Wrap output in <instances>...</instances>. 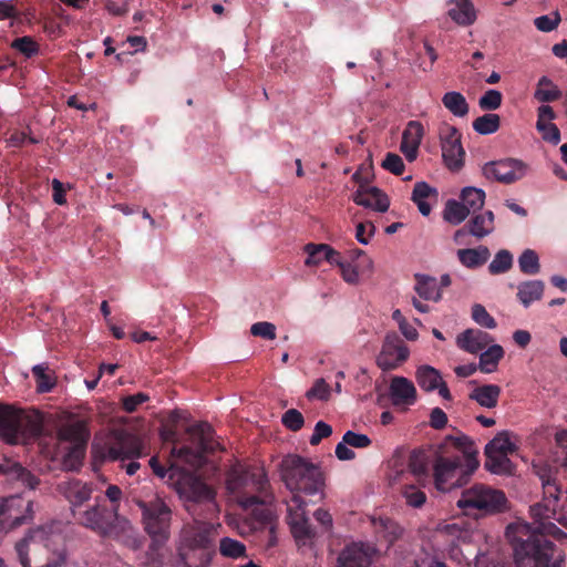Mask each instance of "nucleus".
<instances>
[{
  "label": "nucleus",
  "instance_id": "f257e3e1",
  "mask_svg": "<svg viewBox=\"0 0 567 567\" xmlns=\"http://www.w3.org/2000/svg\"><path fill=\"white\" fill-rule=\"evenodd\" d=\"M280 471L285 485L292 493L287 502V519L291 534L298 546H311L317 532L306 516V502L300 493H321L324 486L323 473L319 466L296 454L284 457Z\"/></svg>",
  "mask_w": 567,
  "mask_h": 567
},
{
  "label": "nucleus",
  "instance_id": "f03ea898",
  "mask_svg": "<svg viewBox=\"0 0 567 567\" xmlns=\"http://www.w3.org/2000/svg\"><path fill=\"white\" fill-rule=\"evenodd\" d=\"M548 536L555 539L567 538V534L555 523L508 525L506 538L513 547L516 567H561L565 556Z\"/></svg>",
  "mask_w": 567,
  "mask_h": 567
},
{
  "label": "nucleus",
  "instance_id": "7ed1b4c3",
  "mask_svg": "<svg viewBox=\"0 0 567 567\" xmlns=\"http://www.w3.org/2000/svg\"><path fill=\"white\" fill-rule=\"evenodd\" d=\"M477 454V447L467 435H446L433 452L436 489L450 492L465 485L480 466Z\"/></svg>",
  "mask_w": 567,
  "mask_h": 567
},
{
  "label": "nucleus",
  "instance_id": "20e7f679",
  "mask_svg": "<svg viewBox=\"0 0 567 567\" xmlns=\"http://www.w3.org/2000/svg\"><path fill=\"white\" fill-rule=\"evenodd\" d=\"M79 524L102 538H111L131 550H138L142 542L131 522L105 504V498L99 495L94 504L84 511L74 512Z\"/></svg>",
  "mask_w": 567,
  "mask_h": 567
},
{
  "label": "nucleus",
  "instance_id": "39448f33",
  "mask_svg": "<svg viewBox=\"0 0 567 567\" xmlns=\"http://www.w3.org/2000/svg\"><path fill=\"white\" fill-rule=\"evenodd\" d=\"M16 550L22 567H61L66 560L62 536L43 526L31 528Z\"/></svg>",
  "mask_w": 567,
  "mask_h": 567
},
{
  "label": "nucleus",
  "instance_id": "423d86ee",
  "mask_svg": "<svg viewBox=\"0 0 567 567\" xmlns=\"http://www.w3.org/2000/svg\"><path fill=\"white\" fill-rule=\"evenodd\" d=\"M144 529L151 537L146 556L153 567H163L162 548L171 536L172 511L168 505L156 498L151 502H140Z\"/></svg>",
  "mask_w": 567,
  "mask_h": 567
},
{
  "label": "nucleus",
  "instance_id": "0eeeda50",
  "mask_svg": "<svg viewBox=\"0 0 567 567\" xmlns=\"http://www.w3.org/2000/svg\"><path fill=\"white\" fill-rule=\"evenodd\" d=\"M93 449L103 462H121L130 476L141 466L136 460L146 455L143 441L124 430L112 431L103 444L93 445Z\"/></svg>",
  "mask_w": 567,
  "mask_h": 567
},
{
  "label": "nucleus",
  "instance_id": "6e6552de",
  "mask_svg": "<svg viewBox=\"0 0 567 567\" xmlns=\"http://www.w3.org/2000/svg\"><path fill=\"white\" fill-rule=\"evenodd\" d=\"M507 503L503 491L483 483H475L462 491L456 506L467 516L482 518L504 513L507 509Z\"/></svg>",
  "mask_w": 567,
  "mask_h": 567
},
{
  "label": "nucleus",
  "instance_id": "1a4fd4ad",
  "mask_svg": "<svg viewBox=\"0 0 567 567\" xmlns=\"http://www.w3.org/2000/svg\"><path fill=\"white\" fill-rule=\"evenodd\" d=\"M148 463L156 476L161 478L168 476V481L176 484L178 493L185 499L193 503H206L209 506L215 505V491L198 476L188 472H181L174 465L166 468L156 456L151 457Z\"/></svg>",
  "mask_w": 567,
  "mask_h": 567
},
{
  "label": "nucleus",
  "instance_id": "9d476101",
  "mask_svg": "<svg viewBox=\"0 0 567 567\" xmlns=\"http://www.w3.org/2000/svg\"><path fill=\"white\" fill-rule=\"evenodd\" d=\"M227 488L236 495L237 502L244 496L266 495L269 492V481L262 467L234 466L227 476Z\"/></svg>",
  "mask_w": 567,
  "mask_h": 567
},
{
  "label": "nucleus",
  "instance_id": "9b49d317",
  "mask_svg": "<svg viewBox=\"0 0 567 567\" xmlns=\"http://www.w3.org/2000/svg\"><path fill=\"white\" fill-rule=\"evenodd\" d=\"M539 477L544 489V497L542 502L530 506L533 524L537 526L557 522L563 527L567 528V517L557 512L560 488L556 480L553 478L550 474L546 473L540 474Z\"/></svg>",
  "mask_w": 567,
  "mask_h": 567
},
{
  "label": "nucleus",
  "instance_id": "f8f14e48",
  "mask_svg": "<svg viewBox=\"0 0 567 567\" xmlns=\"http://www.w3.org/2000/svg\"><path fill=\"white\" fill-rule=\"evenodd\" d=\"M194 447L182 446L177 450V456L187 463L199 464L206 453H213L218 447V442L214 439V430L207 422H198L187 429Z\"/></svg>",
  "mask_w": 567,
  "mask_h": 567
},
{
  "label": "nucleus",
  "instance_id": "ddd939ff",
  "mask_svg": "<svg viewBox=\"0 0 567 567\" xmlns=\"http://www.w3.org/2000/svg\"><path fill=\"white\" fill-rule=\"evenodd\" d=\"M482 171L487 179L511 185L523 179L527 175L529 166L522 159L507 157L486 163Z\"/></svg>",
  "mask_w": 567,
  "mask_h": 567
},
{
  "label": "nucleus",
  "instance_id": "4468645a",
  "mask_svg": "<svg viewBox=\"0 0 567 567\" xmlns=\"http://www.w3.org/2000/svg\"><path fill=\"white\" fill-rule=\"evenodd\" d=\"M442 157L446 167L452 172H458L464 166L465 151L462 146V134L447 123H443L439 131Z\"/></svg>",
  "mask_w": 567,
  "mask_h": 567
},
{
  "label": "nucleus",
  "instance_id": "2eb2a0df",
  "mask_svg": "<svg viewBox=\"0 0 567 567\" xmlns=\"http://www.w3.org/2000/svg\"><path fill=\"white\" fill-rule=\"evenodd\" d=\"M33 513V502L27 501L20 496H12L0 501V532H8L25 524L31 519Z\"/></svg>",
  "mask_w": 567,
  "mask_h": 567
},
{
  "label": "nucleus",
  "instance_id": "dca6fc26",
  "mask_svg": "<svg viewBox=\"0 0 567 567\" xmlns=\"http://www.w3.org/2000/svg\"><path fill=\"white\" fill-rule=\"evenodd\" d=\"M271 498L270 492H267L265 496H244L239 498V505L244 509L250 511L249 519L254 529L269 527L270 530H274L275 516L272 509L268 506Z\"/></svg>",
  "mask_w": 567,
  "mask_h": 567
},
{
  "label": "nucleus",
  "instance_id": "f3484780",
  "mask_svg": "<svg viewBox=\"0 0 567 567\" xmlns=\"http://www.w3.org/2000/svg\"><path fill=\"white\" fill-rule=\"evenodd\" d=\"M212 533L213 526L210 523L194 520L193 523L185 524L182 528L178 545L188 548L215 549Z\"/></svg>",
  "mask_w": 567,
  "mask_h": 567
},
{
  "label": "nucleus",
  "instance_id": "a211bd4d",
  "mask_svg": "<svg viewBox=\"0 0 567 567\" xmlns=\"http://www.w3.org/2000/svg\"><path fill=\"white\" fill-rule=\"evenodd\" d=\"M409 354V348L396 334H388L377 358V363L383 371L394 370L408 360Z\"/></svg>",
  "mask_w": 567,
  "mask_h": 567
},
{
  "label": "nucleus",
  "instance_id": "6ab92c4d",
  "mask_svg": "<svg viewBox=\"0 0 567 567\" xmlns=\"http://www.w3.org/2000/svg\"><path fill=\"white\" fill-rule=\"evenodd\" d=\"M23 434L21 414L9 405L0 403V436L8 443L14 444Z\"/></svg>",
  "mask_w": 567,
  "mask_h": 567
},
{
  "label": "nucleus",
  "instance_id": "aec40b11",
  "mask_svg": "<svg viewBox=\"0 0 567 567\" xmlns=\"http://www.w3.org/2000/svg\"><path fill=\"white\" fill-rule=\"evenodd\" d=\"M353 202L357 205L384 213L389 209L390 199L388 195L375 186L359 185L353 194Z\"/></svg>",
  "mask_w": 567,
  "mask_h": 567
},
{
  "label": "nucleus",
  "instance_id": "412c9836",
  "mask_svg": "<svg viewBox=\"0 0 567 567\" xmlns=\"http://www.w3.org/2000/svg\"><path fill=\"white\" fill-rule=\"evenodd\" d=\"M373 549L362 543L348 545L338 557V567H369Z\"/></svg>",
  "mask_w": 567,
  "mask_h": 567
},
{
  "label": "nucleus",
  "instance_id": "4be33fe9",
  "mask_svg": "<svg viewBox=\"0 0 567 567\" xmlns=\"http://www.w3.org/2000/svg\"><path fill=\"white\" fill-rule=\"evenodd\" d=\"M424 135V127L419 121H410L402 134L400 145L401 152L409 162H413L417 157V151Z\"/></svg>",
  "mask_w": 567,
  "mask_h": 567
},
{
  "label": "nucleus",
  "instance_id": "5701e85b",
  "mask_svg": "<svg viewBox=\"0 0 567 567\" xmlns=\"http://www.w3.org/2000/svg\"><path fill=\"white\" fill-rule=\"evenodd\" d=\"M493 341L489 333L480 329H466L456 337V346L471 354L482 352Z\"/></svg>",
  "mask_w": 567,
  "mask_h": 567
},
{
  "label": "nucleus",
  "instance_id": "b1692460",
  "mask_svg": "<svg viewBox=\"0 0 567 567\" xmlns=\"http://www.w3.org/2000/svg\"><path fill=\"white\" fill-rule=\"evenodd\" d=\"M177 566L208 567L215 555V549L186 547L177 545Z\"/></svg>",
  "mask_w": 567,
  "mask_h": 567
},
{
  "label": "nucleus",
  "instance_id": "393cba45",
  "mask_svg": "<svg viewBox=\"0 0 567 567\" xmlns=\"http://www.w3.org/2000/svg\"><path fill=\"white\" fill-rule=\"evenodd\" d=\"M390 396L394 405H412L416 401V389L406 378L394 377L390 383Z\"/></svg>",
  "mask_w": 567,
  "mask_h": 567
},
{
  "label": "nucleus",
  "instance_id": "a878e982",
  "mask_svg": "<svg viewBox=\"0 0 567 567\" xmlns=\"http://www.w3.org/2000/svg\"><path fill=\"white\" fill-rule=\"evenodd\" d=\"M502 389L497 384H484L473 389L468 399L478 403L482 408L493 409L498 404Z\"/></svg>",
  "mask_w": 567,
  "mask_h": 567
},
{
  "label": "nucleus",
  "instance_id": "bb28decb",
  "mask_svg": "<svg viewBox=\"0 0 567 567\" xmlns=\"http://www.w3.org/2000/svg\"><path fill=\"white\" fill-rule=\"evenodd\" d=\"M449 17L460 25H470L476 19L471 0H450Z\"/></svg>",
  "mask_w": 567,
  "mask_h": 567
},
{
  "label": "nucleus",
  "instance_id": "cd10ccee",
  "mask_svg": "<svg viewBox=\"0 0 567 567\" xmlns=\"http://www.w3.org/2000/svg\"><path fill=\"white\" fill-rule=\"evenodd\" d=\"M494 213L486 210L483 214H474V216L465 224L468 234L476 238H483L494 230Z\"/></svg>",
  "mask_w": 567,
  "mask_h": 567
},
{
  "label": "nucleus",
  "instance_id": "c85d7f7f",
  "mask_svg": "<svg viewBox=\"0 0 567 567\" xmlns=\"http://www.w3.org/2000/svg\"><path fill=\"white\" fill-rule=\"evenodd\" d=\"M457 257L464 267L468 269H476L487 262L491 257V251L486 246L463 248L457 250Z\"/></svg>",
  "mask_w": 567,
  "mask_h": 567
},
{
  "label": "nucleus",
  "instance_id": "c756f323",
  "mask_svg": "<svg viewBox=\"0 0 567 567\" xmlns=\"http://www.w3.org/2000/svg\"><path fill=\"white\" fill-rule=\"evenodd\" d=\"M545 284L542 280L523 281L517 287V298L527 308L532 302L542 299Z\"/></svg>",
  "mask_w": 567,
  "mask_h": 567
},
{
  "label": "nucleus",
  "instance_id": "7c9ffc66",
  "mask_svg": "<svg viewBox=\"0 0 567 567\" xmlns=\"http://www.w3.org/2000/svg\"><path fill=\"white\" fill-rule=\"evenodd\" d=\"M415 281V291L421 298L433 301H439L442 298L437 280L434 277L416 274Z\"/></svg>",
  "mask_w": 567,
  "mask_h": 567
},
{
  "label": "nucleus",
  "instance_id": "2f4dec72",
  "mask_svg": "<svg viewBox=\"0 0 567 567\" xmlns=\"http://www.w3.org/2000/svg\"><path fill=\"white\" fill-rule=\"evenodd\" d=\"M437 195V190L434 187H431L425 182H417L414 185L411 200L417 206L420 213L423 216H429L431 214V205L426 202V198Z\"/></svg>",
  "mask_w": 567,
  "mask_h": 567
},
{
  "label": "nucleus",
  "instance_id": "473e14b6",
  "mask_svg": "<svg viewBox=\"0 0 567 567\" xmlns=\"http://www.w3.org/2000/svg\"><path fill=\"white\" fill-rule=\"evenodd\" d=\"M503 357L504 349L499 344H492L486 350L484 349L480 355V371L483 373H492L496 371Z\"/></svg>",
  "mask_w": 567,
  "mask_h": 567
},
{
  "label": "nucleus",
  "instance_id": "72a5a7b5",
  "mask_svg": "<svg viewBox=\"0 0 567 567\" xmlns=\"http://www.w3.org/2000/svg\"><path fill=\"white\" fill-rule=\"evenodd\" d=\"M32 374L39 393H48L52 391L56 384L54 372L49 369L47 363L34 365L32 368Z\"/></svg>",
  "mask_w": 567,
  "mask_h": 567
},
{
  "label": "nucleus",
  "instance_id": "f704fd0d",
  "mask_svg": "<svg viewBox=\"0 0 567 567\" xmlns=\"http://www.w3.org/2000/svg\"><path fill=\"white\" fill-rule=\"evenodd\" d=\"M433 464V453L413 451L409 458V468L416 477H426Z\"/></svg>",
  "mask_w": 567,
  "mask_h": 567
},
{
  "label": "nucleus",
  "instance_id": "c9c22d12",
  "mask_svg": "<svg viewBox=\"0 0 567 567\" xmlns=\"http://www.w3.org/2000/svg\"><path fill=\"white\" fill-rule=\"evenodd\" d=\"M59 440L63 442H69L71 445L75 444H87L89 432L85 426L81 423H73L63 426L60 429Z\"/></svg>",
  "mask_w": 567,
  "mask_h": 567
},
{
  "label": "nucleus",
  "instance_id": "e433bc0d",
  "mask_svg": "<svg viewBox=\"0 0 567 567\" xmlns=\"http://www.w3.org/2000/svg\"><path fill=\"white\" fill-rule=\"evenodd\" d=\"M416 381L422 390L432 392L440 386L442 377L436 369L430 365H422L416 371Z\"/></svg>",
  "mask_w": 567,
  "mask_h": 567
},
{
  "label": "nucleus",
  "instance_id": "4c0bfd02",
  "mask_svg": "<svg viewBox=\"0 0 567 567\" xmlns=\"http://www.w3.org/2000/svg\"><path fill=\"white\" fill-rule=\"evenodd\" d=\"M460 197L466 209L470 213L475 214L483 208L486 195L481 188L465 187L462 189Z\"/></svg>",
  "mask_w": 567,
  "mask_h": 567
},
{
  "label": "nucleus",
  "instance_id": "58836bf2",
  "mask_svg": "<svg viewBox=\"0 0 567 567\" xmlns=\"http://www.w3.org/2000/svg\"><path fill=\"white\" fill-rule=\"evenodd\" d=\"M486 461L485 467L494 474L504 475L512 474L514 470V465L512 461L508 458V455L499 454V453H485Z\"/></svg>",
  "mask_w": 567,
  "mask_h": 567
},
{
  "label": "nucleus",
  "instance_id": "ea45409f",
  "mask_svg": "<svg viewBox=\"0 0 567 567\" xmlns=\"http://www.w3.org/2000/svg\"><path fill=\"white\" fill-rule=\"evenodd\" d=\"M442 103L455 116L463 117L468 113V103L460 92H446L442 97Z\"/></svg>",
  "mask_w": 567,
  "mask_h": 567
},
{
  "label": "nucleus",
  "instance_id": "a19ab883",
  "mask_svg": "<svg viewBox=\"0 0 567 567\" xmlns=\"http://www.w3.org/2000/svg\"><path fill=\"white\" fill-rule=\"evenodd\" d=\"M219 553L225 558L238 559L247 557L246 545L230 537L219 540Z\"/></svg>",
  "mask_w": 567,
  "mask_h": 567
},
{
  "label": "nucleus",
  "instance_id": "79ce46f5",
  "mask_svg": "<svg viewBox=\"0 0 567 567\" xmlns=\"http://www.w3.org/2000/svg\"><path fill=\"white\" fill-rule=\"evenodd\" d=\"M473 128L482 135H489L498 131L501 117L495 113H486L473 121Z\"/></svg>",
  "mask_w": 567,
  "mask_h": 567
},
{
  "label": "nucleus",
  "instance_id": "37998d69",
  "mask_svg": "<svg viewBox=\"0 0 567 567\" xmlns=\"http://www.w3.org/2000/svg\"><path fill=\"white\" fill-rule=\"evenodd\" d=\"M471 213L466 209L462 202L450 199L444 208V219L452 224L458 225L464 221Z\"/></svg>",
  "mask_w": 567,
  "mask_h": 567
},
{
  "label": "nucleus",
  "instance_id": "c03bdc74",
  "mask_svg": "<svg viewBox=\"0 0 567 567\" xmlns=\"http://www.w3.org/2000/svg\"><path fill=\"white\" fill-rule=\"evenodd\" d=\"M516 450V446L512 443L509 434L506 431L499 432L492 441L485 446V453H499L508 455Z\"/></svg>",
  "mask_w": 567,
  "mask_h": 567
},
{
  "label": "nucleus",
  "instance_id": "a18cd8bd",
  "mask_svg": "<svg viewBox=\"0 0 567 567\" xmlns=\"http://www.w3.org/2000/svg\"><path fill=\"white\" fill-rule=\"evenodd\" d=\"M561 92L557 86L553 85V82L547 78L543 76L538 81V89L535 92V99L543 103L554 102L560 99Z\"/></svg>",
  "mask_w": 567,
  "mask_h": 567
},
{
  "label": "nucleus",
  "instance_id": "49530a36",
  "mask_svg": "<svg viewBox=\"0 0 567 567\" xmlns=\"http://www.w3.org/2000/svg\"><path fill=\"white\" fill-rule=\"evenodd\" d=\"M519 270L528 276L537 275L540 271L539 257L533 249H525L518 257Z\"/></svg>",
  "mask_w": 567,
  "mask_h": 567
},
{
  "label": "nucleus",
  "instance_id": "de8ad7c7",
  "mask_svg": "<svg viewBox=\"0 0 567 567\" xmlns=\"http://www.w3.org/2000/svg\"><path fill=\"white\" fill-rule=\"evenodd\" d=\"M296 40L289 39L286 43L282 41L280 44H276L272 48L276 56H282L286 69H288L290 62H297V58L301 55V52L296 50Z\"/></svg>",
  "mask_w": 567,
  "mask_h": 567
},
{
  "label": "nucleus",
  "instance_id": "09e8293b",
  "mask_svg": "<svg viewBox=\"0 0 567 567\" xmlns=\"http://www.w3.org/2000/svg\"><path fill=\"white\" fill-rule=\"evenodd\" d=\"M513 266V255L507 249H502L496 252L494 259L488 265L491 275H499L508 271Z\"/></svg>",
  "mask_w": 567,
  "mask_h": 567
},
{
  "label": "nucleus",
  "instance_id": "8fccbe9b",
  "mask_svg": "<svg viewBox=\"0 0 567 567\" xmlns=\"http://www.w3.org/2000/svg\"><path fill=\"white\" fill-rule=\"evenodd\" d=\"M92 487L82 482H73L69 487L68 497L74 506H80L91 498Z\"/></svg>",
  "mask_w": 567,
  "mask_h": 567
},
{
  "label": "nucleus",
  "instance_id": "3c124183",
  "mask_svg": "<svg viewBox=\"0 0 567 567\" xmlns=\"http://www.w3.org/2000/svg\"><path fill=\"white\" fill-rule=\"evenodd\" d=\"M327 249V244H307L305 246V251L308 256L305 264L309 267L320 265L323 260H326L324 254Z\"/></svg>",
  "mask_w": 567,
  "mask_h": 567
},
{
  "label": "nucleus",
  "instance_id": "603ef678",
  "mask_svg": "<svg viewBox=\"0 0 567 567\" xmlns=\"http://www.w3.org/2000/svg\"><path fill=\"white\" fill-rule=\"evenodd\" d=\"M402 496L409 506L415 508L421 507L426 501L425 493L414 485H405L402 488Z\"/></svg>",
  "mask_w": 567,
  "mask_h": 567
},
{
  "label": "nucleus",
  "instance_id": "864d4df0",
  "mask_svg": "<svg viewBox=\"0 0 567 567\" xmlns=\"http://www.w3.org/2000/svg\"><path fill=\"white\" fill-rule=\"evenodd\" d=\"M472 319L486 329H494L497 326L496 320L487 312L485 307L480 303H475L472 307Z\"/></svg>",
  "mask_w": 567,
  "mask_h": 567
},
{
  "label": "nucleus",
  "instance_id": "5fc2aeb1",
  "mask_svg": "<svg viewBox=\"0 0 567 567\" xmlns=\"http://www.w3.org/2000/svg\"><path fill=\"white\" fill-rule=\"evenodd\" d=\"M503 101V95L497 90L486 91L478 100V106L483 111H495L497 110Z\"/></svg>",
  "mask_w": 567,
  "mask_h": 567
},
{
  "label": "nucleus",
  "instance_id": "6e6d98bb",
  "mask_svg": "<svg viewBox=\"0 0 567 567\" xmlns=\"http://www.w3.org/2000/svg\"><path fill=\"white\" fill-rule=\"evenodd\" d=\"M281 422L288 430L297 432L302 429L305 419L298 410L289 409L282 414Z\"/></svg>",
  "mask_w": 567,
  "mask_h": 567
},
{
  "label": "nucleus",
  "instance_id": "4d7b16f0",
  "mask_svg": "<svg viewBox=\"0 0 567 567\" xmlns=\"http://www.w3.org/2000/svg\"><path fill=\"white\" fill-rule=\"evenodd\" d=\"M11 47L21 52L22 54H24L27 58L33 56L39 51L38 43L31 37L28 35L17 38L12 42Z\"/></svg>",
  "mask_w": 567,
  "mask_h": 567
},
{
  "label": "nucleus",
  "instance_id": "13d9d810",
  "mask_svg": "<svg viewBox=\"0 0 567 567\" xmlns=\"http://www.w3.org/2000/svg\"><path fill=\"white\" fill-rule=\"evenodd\" d=\"M560 20L559 12L555 11L551 16L537 17L534 24L542 32H550L559 25Z\"/></svg>",
  "mask_w": 567,
  "mask_h": 567
},
{
  "label": "nucleus",
  "instance_id": "bf43d9fd",
  "mask_svg": "<svg viewBox=\"0 0 567 567\" xmlns=\"http://www.w3.org/2000/svg\"><path fill=\"white\" fill-rule=\"evenodd\" d=\"M250 332L255 337H261L266 340L276 339V326L271 322L260 321L251 326Z\"/></svg>",
  "mask_w": 567,
  "mask_h": 567
},
{
  "label": "nucleus",
  "instance_id": "052dcab7",
  "mask_svg": "<svg viewBox=\"0 0 567 567\" xmlns=\"http://www.w3.org/2000/svg\"><path fill=\"white\" fill-rule=\"evenodd\" d=\"M382 167L396 176L402 175L405 168L403 159L395 153H388L385 155Z\"/></svg>",
  "mask_w": 567,
  "mask_h": 567
},
{
  "label": "nucleus",
  "instance_id": "680f3d73",
  "mask_svg": "<svg viewBox=\"0 0 567 567\" xmlns=\"http://www.w3.org/2000/svg\"><path fill=\"white\" fill-rule=\"evenodd\" d=\"M343 443L348 444L351 447L355 449H364L371 445V440L368 435L355 433L353 431H347L343 434Z\"/></svg>",
  "mask_w": 567,
  "mask_h": 567
},
{
  "label": "nucleus",
  "instance_id": "e2e57ef3",
  "mask_svg": "<svg viewBox=\"0 0 567 567\" xmlns=\"http://www.w3.org/2000/svg\"><path fill=\"white\" fill-rule=\"evenodd\" d=\"M150 400V396L144 392H138L133 395H127L122 399L123 410L127 413H133L137 408Z\"/></svg>",
  "mask_w": 567,
  "mask_h": 567
},
{
  "label": "nucleus",
  "instance_id": "0e129e2a",
  "mask_svg": "<svg viewBox=\"0 0 567 567\" xmlns=\"http://www.w3.org/2000/svg\"><path fill=\"white\" fill-rule=\"evenodd\" d=\"M375 233L372 221L359 223L355 228V238L362 245H368L370 237Z\"/></svg>",
  "mask_w": 567,
  "mask_h": 567
},
{
  "label": "nucleus",
  "instance_id": "69168bd1",
  "mask_svg": "<svg viewBox=\"0 0 567 567\" xmlns=\"http://www.w3.org/2000/svg\"><path fill=\"white\" fill-rule=\"evenodd\" d=\"M122 496H123V492L122 489L117 486V485H109L106 491H105V495L103 496L105 498V502L109 501L110 502V505H107V507L110 509H114L115 508V512L118 513L120 512V502L122 499Z\"/></svg>",
  "mask_w": 567,
  "mask_h": 567
},
{
  "label": "nucleus",
  "instance_id": "338daca9",
  "mask_svg": "<svg viewBox=\"0 0 567 567\" xmlns=\"http://www.w3.org/2000/svg\"><path fill=\"white\" fill-rule=\"evenodd\" d=\"M332 434V427L323 421L316 423L313 433L309 440L311 445H318L322 439H327Z\"/></svg>",
  "mask_w": 567,
  "mask_h": 567
},
{
  "label": "nucleus",
  "instance_id": "774afa93",
  "mask_svg": "<svg viewBox=\"0 0 567 567\" xmlns=\"http://www.w3.org/2000/svg\"><path fill=\"white\" fill-rule=\"evenodd\" d=\"M543 133V138L554 145H557L560 142V131L554 123H548L543 125L542 128H537Z\"/></svg>",
  "mask_w": 567,
  "mask_h": 567
}]
</instances>
